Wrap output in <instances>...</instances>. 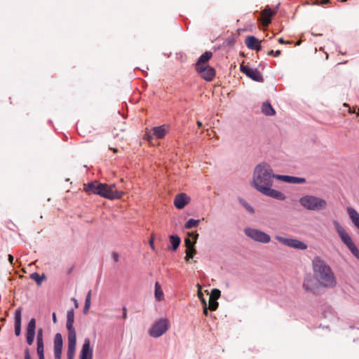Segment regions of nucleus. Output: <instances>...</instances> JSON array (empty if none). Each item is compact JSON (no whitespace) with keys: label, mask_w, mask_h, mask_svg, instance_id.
Masks as SVG:
<instances>
[{"label":"nucleus","mask_w":359,"mask_h":359,"mask_svg":"<svg viewBox=\"0 0 359 359\" xmlns=\"http://www.w3.org/2000/svg\"><path fill=\"white\" fill-rule=\"evenodd\" d=\"M313 279L306 278L303 287L308 292L314 293L319 287L332 288L337 285L335 276L330 266L320 257H316L312 263Z\"/></svg>","instance_id":"1"},{"label":"nucleus","mask_w":359,"mask_h":359,"mask_svg":"<svg viewBox=\"0 0 359 359\" xmlns=\"http://www.w3.org/2000/svg\"><path fill=\"white\" fill-rule=\"evenodd\" d=\"M278 175L273 174L271 166L266 163L257 165L254 170L252 186L262 194L283 201L286 198L285 194L280 191L271 188L273 179Z\"/></svg>","instance_id":"2"},{"label":"nucleus","mask_w":359,"mask_h":359,"mask_svg":"<svg viewBox=\"0 0 359 359\" xmlns=\"http://www.w3.org/2000/svg\"><path fill=\"white\" fill-rule=\"evenodd\" d=\"M299 202L302 206L309 210L320 211L325 210L327 206L325 200L311 195L301 197Z\"/></svg>","instance_id":"3"},{"label":"nucleus","mask_w":359,"mask_h":359,"mask_svg":"<svg viewBox=\"0 0 359 359\" xmlns=\"http://www.w3.org/2000/svg\"><path fill=\"white\" fill-rule=\"evenodd\" d=\"M333 224L343 243L348 248L355 258L359 259V250L346 229L336 220L333 222Z\"/></svg>","instance_id":"4"},{"label":"nucleus","mask_w":359,"mask_h":359,"mask_svg":"<svg viewBox=\"0 0 359 359\" xmlns=\"http://www.w3.org/2000/svg\"><path fill=\"white\" fill-rule=\"evenodd\" d=\"M100 196L110 200L119 199L122 197L123 192L118 191L114 184H102Z\"/></svg>","instance_id":"5"},{"label":"nucleus","mask_w":359,"mask_h":359,"mask_svg":"<svg viewBox=\"0 0 359 359\" xmlns=\"http://www.w3.org/2000/svg\"><path fill=\"white\" fill-rule=\"evenodd\" d=\"M244 233L247 236L257 242L268 243L271 241V236L269 234L256 229L245 228Z\"/></svg>","instance_id":"6"},{"label":"nucleus","mask_w":359,"mask_h":359,"mask_svg":"<svg viewBox=\"0 0 359 359\" xmlns=\"http://www.w3.org/2000/svg\"><path fill=\"white\" fill-rule=\"evenodd\" d=\"M169 328V322L166 319H161L153 325L149 330V334L153 337L163 335Z\"/></svg>","instance_id":"7"},{"label":"nucleus","mask_w":359,"mask_h":359,"mask_svg":"<svg viewBox=\"0 0 359 359\" xmlns=\"http://www.w3.org/2000/svg\"><path fill=\"white\" fill-rule=\"evenodd\" d=\"M170 126L168 125H162L151 128L150 133H146L145 139L150 141L154 137L157 139L163 138L168 133Z\"/></svg>","instance_id":"8"},{"label":"nucleus","mask_w":359,"mask_h":359,"mask_svg":"<svg viewBox=\"0 0 359 359\" xmlns=\"http://www.w3.org/2000/svg\"><path fill=\"white\" fill-rule=\"evenodd\" d=\"M240 69L242 73L245 74L248 77L257 82H263L264 78L262 74L257 69L251 68L248 65H245L243 62L240 66Z\"/></svg>","instance_id":"9"},{"label":"nucleus","mask_w":359,"mask_h":359,"mask_svg":"<svg viewBox=\"0 0 359 359\" xmlns=\"http://www.w3.org/2000/svg\"><path fill=\"white\" fill-rule=\"evenodd\" d=\"M275 238L282 244L292 248L299 250H306L307 248V245L304 243L297 239L285 238L280 236H276Z\"/></svg>","instance_id":"10"},{"label":"nucleus","mask_w":359,"mask_h":359,"mask_svg":"<svg viewBox=\"0 0 359 359\" xmlns=\"http://www.w3.org/2000/svg\"><path fill=\"white\" fill-rule=\"evenodd\" d=\"M196 69L201 76L207 81H212L215 76V69L209 65L196 67Z\"/></svg>","instance_id":"11"},{"label":"nucleus","mask_w":359,"mask_h":359,"mask_svg":"<svg viewBox=\"0 0 359 359\" xmlns=\"http://www.w3.org/2000/svg\"><path fill=\"white\" fill-rule=\"evenodd\" d=\"M102 183L97 180L83 184V191L88 194H97L100 196Z\"/></svg>","instance_id":"12"},{"label":"nucleus","mask_w":359,"mask_h":359,"mask_svg":"<svg viewBox=\"0 0 359 359\" xmlns=\"http://www.w3.org/2000/svg\"><path fill=\"white\" fill-rule=\"evenodd\" d=\"M35 330L36 320L34 318H32L29 321L26 328V341L29 346H31L34 342L35 337Z\"/></svg>","instance_id":"13"},{"label":"nucleus","mask_w":359,"mask_h":359,"mask_svg":"<svg viewBox=\"0 0 359 359\" xmlns=\"http://www.w3.org/2000/svg\"><path fill=\"white\" fill-rule=\"evenodd\" d=\"M62 345V334L57 333L54 337V355L55 359H61Z\"/></svg>","instance_id":"14"},{"label":"nucleus","mask_w":359,"mask_h":359,"mask_svg":"<svg viewBox=\"0 0 359 359\" xmlns=\"http://www.w3.org/2000/svg\"><path fill=\"white\" fill-rule=\"evenodd\" d=\"M276 13V11H272L270 8L266 7L261 12V21L264 27H268L271 22V17Z\"/></svg>","instance_id":"15"},{"label":"nucleus","mask_w":359,"mask_h":359,"mask_svg":"<svg viewBox=\"0 0 359 359\" xmlns=\"http://www.w3.org/2000/svg\"><path fill=\"white\" fill-rule=\"evenodd\" d=\"M93 349L90 348V341L86 339L80 353V359H92Z\"/></svg>","instance_id":"16"},{"label":"nucleus","mask_w":359,"mask_h":359,"mask_svg":"<svg viewBox=\"0 0 359 359\" xmlns=\"http://www.w3.org/2000/svg\"><path fill=\"white\" fill-rule=\"evenodd\" d=\"M74 312L72 309L69 310L67 313V330L68 331V335H76V330L74 327Z\"/></svg>","instance_id":"17"},{"label":"nucleus","mask_w":359,"mask_h":359,"mask_svg":"<svg viewBox=\"0 0 359 359\" xmlns=\"http://www.w3.org/2000/svg\"><path fill=\"white\" fill-rule=\"evenodd\" d=\"M276 179L290 184H303L306 182L305 178L288 175H278L276 176Z\"/></svg>","instance_id":"18"},{"label":"nucleus","mask_w":359,"mask_h":359,"mask_svg":"<svg viewBox=\"0 0 359 359\" xmlns=\"http://www.w3.org/2000/svg\"><path fill=\"white\" fill-rule=\"evenodd\" d=\"M76 344V335H68L67 359H74Z\"/></svg>","instance_id":"19"},{"label":"nucleus","mask_w":359,"mask_h":359,"mask_svg":"<svg viewBox=\"0 0 359 359\" xmlns=\"http://www.w3.org/2000/svg\"><path fill=\"white\" fill-rule=\"evenodd\" d=\"M245 43L247 47L251 50H260L262 49L261 42L255 36H248Z\"/></svg>","instance_id":"20"},{"label":"nucleus","mask_w":359,"mask_h":359,"mask_svg":"<svg viewBox=\"0 0 359 359\" xmlns=\"http://www.w3.org/2000/svg\"><path fill=\"white\" fill-rule=\"evenodd\" d=\"M189 198L186 194H177L174 200V205L178 209H182L189 203Z\"/></svg>","instance_id":"21"},{"label":"nucleus","mask_w":359,"mask_h":359,"mask_svg":"<svg viewBox=\"0 0 359 359\" xmlns=\"http://www.w3.org/2000/svg\"><path fill=\"white\" fill-rule=\"evenodd\" d=\"M21 316L22 309L18 308L15 312V334L16 336H20L21 333Z\"/></svg>","instance_id":"22"},{"label":"nucleus","mask_w":359,"mask_h":359,"mask_svg":"<svg viewBox=\"0 0 359 359\" xmlns=\"http://www.w3.org/2000/svg\"><path fill=\"white\" fill-rule=\"evenodd\" d=\"M347 213L354 226L359 229V213L352 207L347 208Z\"/></svg>","instance_id":"23"},{"label":"nucleus","mask_w":359,"mask_h":359,"mask_svg":"<svg viewBox=\"0 0 359 359\" xmlns=\"http://www.w3.org/2000/svg\"><path fill=\"white\" fill-rule=\"evenodd\" d=\"M212 53L209 51H206L205 53L201 55L196 64V67L207 66L208 61L212 57Z\"/></svg>","instance_id":"24"},{"label":"nucleus","mask_w":359,"mask_h":359,"mask_svg":"<svg viewBox=\"0 0 359 359\" xmlns=\"http://www.w3.org/2000/svg\"><path fill=\"white\" fill-rule=\"evenodd\" d=\"M262 111L266 116H273L276 113L269 102H264L262 104Z\"/></svg>","instance_id":"25"},{"label":"nucleus","mask_w":359,"mask_h":359,"mask_svg":"<svg viewBox=\"0 0 359 359\" xmlns=\"http://www.w3.org/2000/svg\"><path fill=\"white\" fill-rule=\"evenodd\" d=\"M164 294L163 290H161L160 284L156 282L155 283V298L158 301H161L163 299Z\"/></svg>","instance_id":"26"},{"label":"nucleus","mask_w":359,"mask_h":359,"mask_svg":"<svg viewBox=\"0 0 359 359\" xmlns=\"http://www.w3.org/2000/svg\"><path fill=\"white\" fill-rule=\"evenodd\" d=\"M170 241L172 244L173 250H175L179 247L181 240L178 236L172 235L170 236Z\"/></svg>","instance_id":"27"},{"label":"nucleus","mask_w":359,"mask_h":359,"mask_svg":"<svg viewBox=\"0 0 359 359\" xmlns=\"http://www.w3.org/2000/svg\"><path fill=\"white\" fill-rule=\"evenodd\" d=\"M91 292V290H89L86 297L85 305L83 307V313L85 314H86L88 312L90 306Z\"/></svg>","instance_id":"28"},{"label":"nucleus","mask_w":359,"mask_h":359,"mask_svg":"<svg viewBox=\"0 0 359 359\" xmlns=\"http://www.w3.org/2000/svg\"><path fill=\"white\" fill-rule=\"evenodd\" d=\"M45 278H46V277H45V276H44V275H43L42 276H39V273H36V272H35V273H32V274L30 275V278H31L32 280H35V281H36V284H37L38 285H41V284L42 281L45 279Z\"/></svg>","instance_id":"29"},{"label":"nucleus","mask_w":359,"mask_h":359,"mask_svg":"<svg viewBox=\"0 0 359 359\" xmlns=\"http://www.w3.org/2000/svg\"><path fill=\"white\" fill-rule=\"evenodd\" d=\"M200 220L189 219L185 224L184 227L187 229L196 227L199 224Z\"/></svg>","instance_id":"30"},{"label":"nucleus","mask_w":359,"mask_h":359,"mask_svg":"<svg viewBox=\"0 0 359 359\" xmlns=\"http://www.w3.org/2000/svg\"><path fill=\"white\" fill-rule=\"evenodd\" d=\"M196 253V250L195 248L187 249L185 260L187 262L189 261V259H191L194 257V256Z\"/></svg>","instance_id":"31"},{"label":"nucleus","mask_w":359,"mask_h":359,"mask_svg":"<svg viewBox=\"0 0 359 359\" xmlns=\"http://www.w3.org/2000/svg\"><path fill=\"white\" fill-rule=\"evenodd\" d=\"M219 304L216 299L209 298L208 309L211 311H215L218 308Z\"/></svg>","instance_id":"32"},{"label":"nucleus","mask_w":359,"mask_h":359,"mask_svg":"<svg viewBox=\"0 0 359 359\" xmlns=\"http://www.w3.org/2000/svg\"><path fill=\"white\" fill-rule=\"evenodd\" d=\"M221 295V292L218 289H213L211 292L210 298L217 300Z\"/></svg>","instance_id":"33"},{"label":"nucleus","mask_w":359,"mask_h":359,"mask_svg":"<svg viewBox=\"0 0 359 359\" xmlns=\"http://www.w3.org/2000/svg\"><path fill=\"white\" fill-rule=\"evenodd\" d=\"M37 348L36 351L38 355L43 354L44 344L43 341H36Z\"/></svg>","instance_id":"34"},{"label":"nucleus","mask_w":359,"mask_h":359,"mask_svg":"<svg viewBox=\"0 0 359 359\" xmlns=\"http://www.w3.org/2000/svg\"><path fill=\"white\" fill-rule=\"evenodd\" d=\"M184 243L187 249L188 248H194V245L196 243H194V241L193 242L191 241L189 238H187L184 240Z\"/></svg>","instance_id":"35"},{"label":"nucleus","mask_w":359,"mask_h":359,"mask_svg":"<svg viewBox=\"0 0 359 359\" xmlns=\"http://www.w3.org/2000/svg\"><path fill=\"white\" fill-rule=\"evenodd\" d=\"M36 341H43L42 328H39L37 330Z\"/></svg>","instance_id":"36"},{"label":"nucleus","mask_w":359,"mask_h":359,"mask_svg":"<svg viewBox=\"0 0 359 359\" xmlns=\"http://www.w3.org/2000/svg\"><path fill=\"white\" fill-rule=\"evenodd\" d=\"M243 204L249 212H250L252 214H253L255 212L254 208L250 205H249L248 203L244 202V203H243Z\"/></svg>","instance_id":"37"},{"label":"nucleus","mask_w":359,"mask_h":359,"mask_svg":"<svg viewBox=\"0 0 359 359\" xmlns=\"http://www.w3.org/2000/svg\"><path fill=\"white\" fill-rule=\"evenodd\" d=\"M280 54H281V51L280 50H278L276 52H274L273 50H271L269 51L268 53H267V55H269V56L273 55L275 57H278Z\"/></svg>","instance_id":"38"},{"label":"nucleus","mask_w":359,"mask_h":359,"mask_svg":"<svg viewBox=\"0 0 359 359\" xmlns=\"http://www.w3.org/2000/svg\"><path fill=\"white\" fill-rule=\"evenodd\" d=\"M188 236L194 240V243H196V241L198 238V233L196 232H189Z\"/></svg>","instance_id":"39"},{"label":"nucleus","mask_w":359,"mask_h":359,"mask_svg":"<svg viewBox=\"0 0 359 359\" xmlns=\"http://www.w3.org/2000/svg\"><path fill=\"white\" fill-rule=\"evenodd\" d=\"M197 287H198V297L201 299L203 298V292L201 291V285L197 284Z\"/></svg>","instance_id":"40"},{"label":"nucleus","mask_w":359,"mask_h":359,"mask_svg":"<svg viewBox=\"0 0 359 359\" xmlns=\"http://www.w3.org/2000/svg\"><path fill=\"white\" fill-rule=\"evenodd\" d=\"M111 257L115 262H118L119 261V255L117 252H113Z\"/></svg>","instance_id":"41"},{"label":"nucleus","mask_w":359,"mask_h":359,"mask_svg":"<svg viewBox=\"0 0 359 359\" xmlns=\"http://www.w3.org/2000/svg\"><path fill=\"white\" fill-rule=\"evenodd\" d=\"M25 359H31L29 350L28 348H25Z\"/></svg>","instance_id":"42"},{"label":"nucleus","mask_w":359,"mask_h":359,"mask_svg":"<svg viewBox=\"0 0 359 359\" xmlns=\"http://www.w3.org/2000/svg\"><path fill=\"white\" fill-rule=\"evenodd\" d=\"M278 42H279L280 43H282V44H285H285H290V43H291V42H290V41H284L283 38H280V39H278Z\"/></svg>","instance_id":"43"},{"label":"nucleus","mask_w":359,"mask_h":359,"mask_svg":"<svg viewBox=\"0 0 359 359\" xmlns=\"http://www.w3.org/2000/svg\"><path fill=\"white\" fill-rule=\"evenodd\" d=\"M8 259L9 262H10L11 264H13V260H14V257H13V255H8Z\"/></svg>","instance_id":"44"},{"label":"nucleus","mask_w":359,"mask_h":359,"mask_svg":"<svg viewBox=\"0 0 359 359\" xmlns=\"http://www.w3.org/2000/svg\"><path fill=\"white\" fill-rule=\"evenodd\" d=\"M123 318L126 319L127 318V310L126 308L123 309Z\"/></svg>","instance_id":"45"},{"label":"nucleus","mask_w":359,"mask_h":359,"mask_svg":"<svg viewBox=\"0 0 359 359\" xmlns=\"http://www.w3.org/2000/svg\"><path fill=\"white\" fill-rule=\"evenodd\" d=\"M208 309L207 308V306H203V312L204 315H205V316H206L208 315Z\"/></svg>","instance_id":"46"},{"label":"nucleus","mask_w":359,"mask_h":359,"mask_svg":"<svg viewBox=\"0 0 359 359\" xmlns=\"http://www.w3.org/2000/svg\"><path fill=\"white\" fill-rule=\"evenodd\" d=\"M117 129L116 128H114L112 133L114 134V136L116 137H118L119 135V134L116 132Z\"/></svg>","instance_id":"47"},{"label":"nucleus","mask_w":359,"mask_h":359,"mask_svg":"<svg viewBox=\"0 0 359 359\" xmlns=\"http://www.w3.org/2000/svg\"><path fill=\"white\" fill-rule=\"evenodd\" d=\"M53 323H57V317H56L55 313H53Z\"/></svg>","instance_id":"48"},{"label":"nucleus","mask_w":359,"mask_h":359,"mask_svg":"<svg viewBox=\"0 0 359 359\" xmlns=\"http://www.w3.org/2000/svg\"><path fill=\"white\" fill-rule=\"evenodd\" d=\"M73 302H74V306L76 308H78L79 307V303L77 302V300L74 298L72 299Z\"/></svg>","instance_id":"49"},{"label":"nucleus","mask_w":359,"mask_h":359,"mask_svg":"<svg viewBox=\"0 0 359 359\" xmlns=\"http://www.w3.org/2000/svg\"><path fill=\"white\" fill-rule=\"evenodd\" d=\"M201 302H202L203 307V306H207L206 302H205V300L204 299V298L201 299Z\"/></svg>","instance_id":"50"},{"label":"nucleus","mask_w":359,"mask_h":359,"mask_svg":"<svg viewBox=\"0 0 359 359\" xmlns=\"http://www.w3.org/2000/svg\"><path fill=\"white\" fill-rule=\"evenodd\" d=\"M330 2V0H322L321 4L324 5Z\"/></svg>","instance_id":"51"},{"label":"nucleus","mask_w":359,"mask_h":359,"mask_svg":"<svg viewBox=\"0 0 359 359\" xmlns=\"http://www.w3.org/2000/svg\"><path fill=\"white\" fill-rule=\"evenodd\" d=\"M149 243H150L151 248L152 249H154V244H153V240L152 239L149 241Z\"/></svg>","instance_id":"52"},{"label":"nucleus","mask_w":359,"mask_h":359,"mask_svg":"<svg viewBox=\"0 0 359 359\" xmlns=\"http://www.w3.org/2000/svg\"><path fill=\"white\" fill-rule=\"evenodd\" d=\"M39 359H45L44 358V354H41V355H38Z\"/></svg>","instance_id":"53"},{"label":"nucleus","mask_w":359,"mask_h":359,"mask_svg":"<svg viewBox=\"0 0 359 359\" xmlns=\"http://www.w3.org/2000/svg\"><path fill=\"white\" fill-rule=\"evenodd\" d=\"M109 149L112 150L114 153H116V152H117V149H115V148L109 147Z\"/></svg>","instance_id":"54"},{"label":"nucleus","mask_w":359,"mask_h":359,"mask_svg":"<svg viewBox=\"0 0 359 359\" xmlns=\"http://www.w3.org/2000/svg\"><path fill=\"white\" fill-rule=\"evenodd\" d=\"M348 112H349L350 114H352V113H355V111H354L353 109H351L349 107Z\"/></svg>","instance_id":"55"},{"label":"nucleus","mask_w":359,"mask_h":359,"mask_svg":"<svg viewBox=\"0 0 359 359\" xmlns=\"http://www.w3.org/2000/svg\"><path fill=\"white\" fill-rule=\"evenodd\" d=\"M197 125L198 127H201L202 126V123L199 121H197Z\"/></svg>","instance_id":"56"},{"label":"nucleus","mask_w":359,"mask_h":359,"mask_svg":"<svg viewBox=\"0 0 359 359\" xmlns=\"http://www.w3.org/2000/svg\"><path fill=\"white\" fill-rule=\"evenodd\" d=\"M119 130H120V131H121V132H125V128H120V129H119Z\"/></svg>","instance_id":"57"},{"label":"nucleus","mask_w":359,"mask_h":359,"mask_svg":"<svg viewBox=\"0 0 359 359\" xmlns=\"http://www.w3.org/2000/svg\"><path fill=\"white\" fill-rule=\"evenodd\" d=\"M9 100H10V104H12L11 98L10 97Z\"/></svg>","instance_id":"58"},{"label":"nucleus","mask_w":359,"mask_h":359,"mask_svg":"<svg viewBox=\"0 0 359 359\" xmlns=\"http://www.w3.org/2000/svg\"><path fill=\"white\" fill-rule=\"evenodd\" d=\"M344 105L345 107H348V104H347L346 103H344Z\"/></svg>","instance_id":"59"},{"label":"nucleus","mask_w":359,"mask_h":359,"mask_svg":"<svg viewBox=\"0 0 359 359\" xmlns=\"http://www.w3.org/2000/svg\"><path fill=\"white\" fill-rule=\"evenodd\" d=\"M347 0H341V1L343 2H346Z\"/></svg>","instance_id":"60"},{"label":"nucleus","mask_w":359,"mask_h":359,"mask_svg":"<svg viewBox=\"0 0 359 359\" xmlns=\"http://www.w3.org/2000/svg\"><path fill=\"white\" fill-rule=\"evenodd\" d=\"M358 112H359V109H358ZM357 116H359V113L357 114Z\"/></svg>","instance_id":"61"}]
</instances>
